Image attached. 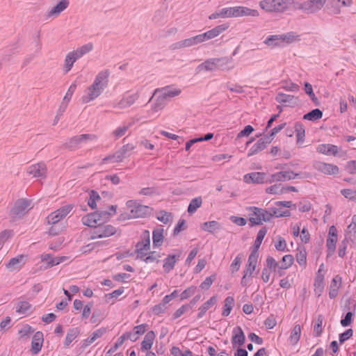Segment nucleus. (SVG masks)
Instances as JSON below:
<instances>
[{"label":"nucleus","mask_w":356,"mask_h":356,"mask_svg":"<svg viewBox=\"0 0 356 356\" xmlns=\"http://www.w3.org/2000/svg\"><path fill=\"white\" fill-rule=\"evenodd\" d=\"M133 124L132 122L129 123L128 124H123L118 127L114 131L113 135L116 138H119L125 135L127 130L129 127Z\"/></svg>","instance_id":"54"},{"label":"nucleus","mask_w":356,"mask_h":356,"mask_svg":"<svg viewBox=\"0 0 356 356\" xmlns=\"http://www.w3.org/2000/svg\"><path fill=\"white\" fill-rule=\"evenodd\" d=\"M93 49V45L92 43L89 42L84 45H82L81 47H78L76 50L74 51L76 53V54L78 56V57L80 58L85 54H88V52L91 51Z\"/></svg>","instance_id":"50"},{"label":"nucleus","mask_w":356,"mask_h":356,"mask_svg":"<svg viewBox=\"0 0 356 356\" xmlns=\"http://www.w3.org/2000/svg\"><path fill=\"white\" fill-rule=\"evenodd\" d=\"M264 42L269 47L280 46L283 43L281 35H269L265 39Z\"/></svg>","instance_id":"42"},{"label":"nucleus","mask_w":356,"mask_h":356,"mask_svg":"<svg viewBox=\"0 0 356 356\" xmlns=\"http://www.w3.org/2000/svg\"><path fill=\"white\" fill-rule=\"evenodd\" d=\"M156 218L164 224H168L172 220V216L170 213L161 211L156 213Z\"/></svg>","instance_id":"53"},{"label":"nucleus","mask_w":356,"mask_h":356,"mask_svg":"<svg viewBox=\"0 0 356 356\" xmlns=\"http://www.w3.org/2000/svg\"><path fill=\"white\" fill-rule=\"evenodd\" d=\"M217 302V297L216 296H212L209 300L205 302L200 308L198 313V318H202L211 307H213Z\"/></svg>","instance_id":"38"},{"label":"nucleus","mask_w":356,"mask_h":356,"mask_svg":"<svg viewBox=\"0 0 356 356\" xmlns=\"http://www.w3.org/2000/svg\"><path fill=\"white\" fill-rule=\"evenodd\" d=\"M316 152L327 156H337L339 148L337 145L332 144H320L316 147Z\"/></svg>","instance_id":"23"},{"label":"nucleus","mask_w":356,"mask_h":356,"mask_svg":"<svg viewBox=\"0 0 356 356\" xmlns=\"http://www.w3.org/2000/svg\"><path fill=\"white\" fill-rule=\"evenodd\" d=\"M220 228V224L216 220L205 222L202 225V229L204 231L211 233L214 232L215 231L219 229Z\"/></svg>","instance_id":"47"},{"label":"nucleus","mask_w":356,"mask_h":356,"mask_svg":"<svg viewBox=\"0 0 356 356\" xmlns=\"http://www.w3.org/2000/svg\"><path fill=\"white\" fill-rule=\"evenodd\" d=\"M283 42L291 43L300 40V36L295 32H289L281 35Z\"/></svg>","instance_id":"55"},{"label":"nucleus","mask_w":356,"mask_h":356,"mask_svg":"<svg viewBox=\"0 0 356 356\" xmlns=\"http://www.w3.org/2000/svg\"><path fill=\"white\" fill-rule=\"evenodd\" d=\"M234 306V298L232 296H228L224 301V306L222 310V316H227L230 314L231 311Z\"/></svg>","instance_id":"44"},{"label":"nucleus","mask_w":356,"mask_h":356,"mask_svg":"<svg viewBox=\"0 0 356 356\" xmlns=\"http://www.w3.org/2000/svg\"><path fill=\"white\" fill-rule=\"evenodd\" d=\"M293 263V257L291 254L284 255L282 257V261L280 266H279L280 269H287L289 268Z\"/></svg>","instance_id":"58"},{"label":"nucleus","mask_w":356,"mask_h":356,"mask_svg":"<svg viewBox=\"0 0 356 356\" xmlns=\"http://www.w3.org/2000/svg\"><path fill=\"white\" fill-rule=\"evenodd\" d=\"M341 193L347 199H349V200L356 199V191L347 188V189L341 190Z\"/></svg>","instance_id":"64"},{"label":"nucleus","mask_w":356,"mask_h":356,"mask_svg":"<svg viewBox=\"0 0 356 356\" xmlns=\"http://www.w3.org/2000/svg\"><path fill=\"white\" fill-rule=\"evenodd\" d=\"M266 232L267 231L266 228H262L258 232L256 240L254 241V246L256 248H259L261 245V242L266 234Z\"/></svg>","instance_id":"62"},{"label":"nucleus","mask_w":356,"mask_h":356,"mask_svg":"<svg viewBox=\"0 0 356 356\" xmlns=\"http://www.w3.org/2000/svg\"><path fill=\"white\" fill-rule=\"evenodd\" d=\"M228 28H229L228 24H222L215 26L212 29H211L204 33L200 34L202 42H205L209 40H211V39H213V38L218 36L222 32L226 31Z\"/></svg>","instance_id":"14"},{"label":"nucleus","mask_w":356,"mask_h":356,"mask_svg":"<svg viewBox=\"0 0 356 356\" xmlns=\"http://www.w3.org/2000/svg\"><path fill=\"white\" fill-rule=\"evenodd\" d=\"M296 261L300 266H305L307 261V252L304 248H298Z\"/></svg>","instance_id":"56"},{"label":"nucleus","mask_w":356,"mask_h":356,"mask_svg":"<svg viewBox=\"0 0 356 356\" xmlns=\"http://www.w3.org/2000/svg\"><path fill=\"white\" fill-rule=\"evenodd\" d=\"M323 317L319 316L316 320L314 327V333L316 337H319L322 333Z\"/></svg>","instance_id":"60"},{"label":"nucleus","mask_w":356,"mask_h":356,"mask_svg":"<svg viewBox=\"0 0 356 356\" xmlns=\"http://www.w3.org/2000/svg\"><path fill=\"white\" fill-rule=\"evenodd\" d=\"M323 116V113L321 110L316 108L305 114L303 117L305 120L314 121L321 119Z\"/></svg>","instance_id":"52"},{"label":"nucleus","mask_w":356,"mask_h":356,"mask_svg":"<svg viewBox=\"0 0 356 356\" xmlns=\"http://www.w3.org/2000/svg\"><path fill=\"white\" fill-rule=\"evenodd\" d=\"M191 309V307L189 305H182L180 308H179L173 314V318L175 319L179 318L185 312Z\"/></svg>","instance_id":"63"},{"label":"nucleus","mask_w":356,"mask_h":356,"mask_svg":"<svg viewBox=\"0 0 356 356\" xmlns=\"http://www.w3.org/2000/svg\"><path fill=\"white\" fill-rule=\"evenodd\" d=\"M341 277L339 275H336L332 280L329 287V297L331 299L337 296L339 289L341 286Z\"/></svg>","instance_id":"27"},{"label":"nucleus","mask_w":356,"mask_h":356,"mask_svg":"<svg viewBox=\"0 0 356 356\" xmlns=\"http://www.w3.org/2000/svg\"><path fill=\"white\" fill-rule=\"evenodd\" d=\"M202 43L200 35L181 40L174 44V48L181 49L189 47Z\"/></svg>","instance_id":"26"},{"label":"nucleus","mask_w":356,"mask_h":356,"mask_svg":"<svg viewBox=\"0 0 356 356\" xmlns=\"http://www.w3.org/2000/svg\"><path fill=\"white\" fill-rule=\"evenodd\" d=\"M139 95L138 92H126L120 100L115 105V107L119 109H124L130 107L138 99Z\"/></svg>","instance_id":"12"},{"label":"nucleus","mask_w":356,"mask_h":356,"mask_svg":"<svg viewBox=\"0 0 356 356\" xmlns=\"http://www.w3.org/2000/svg\"><path fill=\"white\" fill-rule=\"evenodd\" d=\"M70 259V257L67 256H60L54 257V259H51L50 261H48V267H52L58 265L61 263L68 261Z\"/></svg>","instance_id":"59"},{"label":"nucleus","mask_w":356,"mask_h":356,"mask_svg":"<svg viewBox=\"0 0 356 356\" xmlns=\"http://www.w3.org/2000/svg\"><path fill=\"white\" fill-rule=\"evenodd\" d=\"M152 98H154V102L152 104V113H157L162 110L165 104V99L159 97V95H155V92Z\"/></svg>","instance_id":"40"},{"label":"nucleus","mask_w":356,"mask_h":356,"mask_svg":"<svg viewBox=\"0 0 356 356\" xmlns=\"http://www.w3.org/2000/svg\"><path fill=\"white\" fill-rule=\"evenodd\" d=\"M227 62V59L225 58H210L207 60L205 62L199 65L196 69L197 72L202 71H214L221 67L222 65Z\"/></svg>","instance_id":"10"},{"label":"nucleus","mask_w":356,"mask_h":356,"mask_svg":"<svg viewBox=\"0 0 356 356\" xmlns=\"http://www.w3.org/2000/svg\"><path fill=\"white\" fill-rule=\"evenodd\" d=\"M326 1L327 0H307L302 3L297 1V8L306 14H314L323 8Z\"/></svg>","instance_id":"6"},{"label":"nucleus","mask_w":356,"mask_h":356,"mask_svg":"<svg viewBox=\"0 0 356 356\" xmlns=\"http://www.w3.org/2000/svg\"><path fill=\"white\" fill-rule=\"evenodd\" d=\"M109 75L108 70L99 72L92 83L84 90L81 102L84 104L89 103L100 96L108 86Z\"/></svg>","instance_id":"1"},{"label":"nucleus","mask_w":356,"mask_h":356,"mask_svg":"<svg viewBox=\"0 0 356 356\" xmlns=\"http://www.w3.org/2000/svg\"><path fill=\"white\" fill-rule=\"evenodd\" d=\"M26 257L23 254L18 255L11 259L6 266L10 271L19 270L26 264Z\"/></svg>","instance_id":"18"},{"label":"nucleus","mask_w":356,"mask_h":356,"mask_svg":"<svg viewBox=\"0 0 356 356\" xmlns=\"http://www.w3.org/2000/svg\"><path fill=\"white\" fill-rule=\"evenodd\" d=\"M181 93V90L173 87H165L162 89L155 90V95H159L160 97L165 99L168 97H174L178 96Z\"/></svg>","instance_id":"21"},{"label":"nucleus","mask_w":356,"mask_h":356,"mask_svg":"<svg viewBox=\"0 0 356 356\" xmlns=\"http://www.w3.org/2000/svg\"><path fill=\"white\" fill-rule=\"evenodd\" d=\"M314 292L318 297L321 296L325 288L324 277L316 276L314 280Z\"/></svg>","instance_id":"41"},{"label":"nucleus","mask_w":356,"mask_h":356,"mask_svg":"<svg viewBox=\"0 0 356 356\" xmlns=\"http://www.w3.org/2000/svg\"><path fill=\"white\" fill-rule=\"evenodd\" d=\"M180 254L175 255H169L163 260V268L165 273H169L175 266L176 262L179 259Z\"/></svg>","instance_id":"33"},{"label":"nucleus","mask_w":356,"mask_h":356,"mask_svg":"<svg viewBox=\"0 0 356 356\" xmlns=\"http://www.w3.org/2000/svg\"><path fill=\"white\" fill-rule=\"evenodd\" d=\"M150 249V237L149 231L144 232V239L136 245L137 257L141 258L144 252H147Z\"/></svg>","instance_id":"17"},{"label":"nucleus","mask_w":356,"mask_h":356,"mask_svg":"<svg viewBox=\"0 0 356 356\" xmlns=\"http://www.w3.org/2000/svg\"><path fill=\"white\" fill-rule=\"evenodd\" d=\"M314 168L318 171L328 175H337L339 172V168L334 164L316 161Z\"/></svg>","instance_id":"15"},{"label":"nucleus","mask_w":356,"mask_h":356,"mask_svg":"<svg viewBox=\"0 0 356 356\" xmlns=\"http://www.w3.org/2000/svg\"><path fill=\"white\" fill-rule=\"evenodd\" d=\"M163 232L164 230L161 227L156 228L153 231L152 240L154 248L160 247L162 245L164 239Z\"/></svg>","instance_id":"34"},{"label":"nucleus","mask_w":356,"mask_h":356,"mask_svg":"<svg viewBox=\"0 0 356 356\" xmlns=\"http://www.w3.org/2000/svg\"><path fill=\"white\" fill-rule=\"evenodd\" d=\"M249 213V220L252 225H261L263 222L270 221L273 214L265 209L256 207L247 208Z\"/></svg>","instance_id":"5"},{"label":"nucleus","mask_w":356,"mask_h":356,"mask_svg":"<svg viewBox=\"0 0 356 356\" xmlns=\"http://www.w3.org/2000/svg\"><path fill=\"white\" fill-rule=\"evenodd\" d=\"M32 207L31 202L25 199L17 200L10 210V216L13 218L21 217Z\"/></svg>","instance_id":"8"},{"label":"nucleus","mask_w":356,"mask_h":356,"mask_svg":"<svg viewBox=\"0 0 356 356\" xmlns=\"http://www.w3.org/2000/svg\"><path fill=\"white\" fill-rule=\"evenodd\" d=\"M282 88L286 90L291 92H296L299 90L298 85L291 81H283L282 83Z\"/></svg>","instance_id":"61"},{"label":"nucleus","mask_w":356,"mask_h":356,"mask_svg":"<svg viewBox=\"0 0 356 356\" xmlns=\"http://www.w3.org/2000/svg\"><path fill=\"white\" fill-rule=\"evenodd\" d=\"M116 233V228L111 225H97L90 233V238H101L109 237Z\"/></svg>","instance_id":"9"},{"label":"nucleus","mask_w":356,"mask_h":356,"mask_svg":"<svg viewBox=\"0 0 356 356\" xmlns=\"http://www.w3.org/2000/svg\"><path fill=\"white\" fill-rule=\"evenodd\" d=\"M27 172L34 177L43 178L46 174V165L43 163L34 164L28 168Z\"/></svg>","instance_id":"22"},{"label":"nucleus","mask_w":356,"mask_h":356,"mask_svg":"<svg viewBox=\"0 0 356 356\" xmlns=\"http://www.w3.org/2000/svg\"><path fill=\"white\" fill-rule=\"evenodd\" d=\"M301 336V326L296 324L293 326L290 332L288 341L291 346H296L300 339Z\"/></svg>","instance_id":"30"},{"label":"nucleus","mask_w":356,"mask_h":356,"mask_svg":"<svg viewBox=\"0 0 356 356\" xmlns=\"http://www.w3.org/2000/svg\"><path fill=\"white\" fill-rule=\"evenodd\" d=\"M202 204V199L201 197H197L193 199L188 207V212L189 213H193L196 210L201 207Z\"/></svg>","instance_id":"51"},{"label":"nucleus","mask_w":356,"mask_h":356,"mask_svg":"<svg viewBox=\"0 0 356 356\" xmlns=\"http://www.w3.org/2000/svg\"><path fill=\"white\" fill-rule=\"evenodd\" d=\"M43 341L42 332H37L35 333L31 341V352L33 355H37L41 350Z\"/></svg>","instance_id":"25"},{"label":"nucleus","mask_w":356,"mask_h":356,"mask_svg":"<svg viewBox=\"0 0 356 356\" xmlns=\"http://www.w3.org/2000/svg\"><path fill=\"white\" fill-rule=\"evenodd\" d=\"M275 99L279 103L291 104L294 103L295 98L293 95L280 92L276 95Z\"/></svg>","instance_id":"49"},{"label":"nucleus","mask_w":356,"mask_h":356,"mask_svg":"<svg viewBox=\"0 0 356 356\" xmlns=\"http://www.w3.org/2000/svg\"><path fill=\"white\" fill-rule=\"evenodd\" d=\"M274 245H275V249L277 251H280V252L289 251V249L287 248V244H286V240L280 236H276Z\"/></svg>","instance_id":"48"},{"label":"nucleus","mask_w":356,"mask_h":356,"mask_svg":"<svg viewBox=\"0 0 356 356\" xmlns=\"http://www.w3.org/2000/svg\"><path fill=\"white\" fill-rule=\"evenodd\" d=\"M261 9L267 13H284L289 10H298L295 0H261L259 3Z\"/></svg>","instance_id":"3"},{"label":"nucleus","mask_w":356,"mask_h":356,"mask_svg":"<svg viewBox=\"0 0 356 356\" xmlns=\"http://www.w3.org/2000/svg\"><path fill=\"white\" fill-rule=\"evenodd\" d=\"M245 334L242 329L238 326L235 327L233 329L232 337L233 347L235 348L236 346H242L245 342Z\"/></svg>","instance_id":"24"},{"label":"nucleus","mask_w":356,"mask_h":356,"mask_svg":"<svg viewBox=\"0 0 356 356\" xmlns=\"http://www.w3.org/2000/svg\"><path fill=\"white\" fill-rule=\"evenodd\" d=\"M295 131L296 133V143L299 145H302L305 141V127L300 122H296L295 124Z\"/></svg>","instance_id":"37"},{"label":"nucleus","mask_w":356,"mask_h":356,"mask_svg":"<svg viewBox=\"0 0 356 356\" xmlns=\"http://www.w3.org/2000/svg\"><path fill=\"white\" fill-rule=\"evenodd\" d=\"M266 192L272 195H280L286 193V191H284V186L281 184H276L266 188Z\"/></svg>","instance_id":"46"},{"label":"nucleus","mask_w":356,"mask_h":356,"mask_svg":"<svg viewBox=\"0 0 356 356\" xmlns=\"http://www.w3.org/2000/svg\"><path fill=\"white\" fill-rule=\"evenodd\" d=\"M353 3V0H331V4L335 13H340L341 8L350 7Z\"/></svg>","instance_id":"35"},{"label":"nucleus","mask_w":356,"mask_h":356,"mask_svg":"<svg viewBox=\"0 0 356 356\" xmlns=\"http://www.w3.org/2000/svg\"><path fill=\"white\" fill-rule=\"evenodd\" d=\"M95 138V136L92 134H82L70 138L66 143V146L70 149L76 148L86 143L87 141L94 140Z\"/></svg>","instance_id":"13"},{"label":"nucleus","mask_w":356,"mask_h":356,"mask_svg":"<svg viewBox=\"0 0 356 356\" xmlns=\"http://www.w3.org/2000/svg\"><path fill=\"white\" fill-rule=\"evenodd\" d=\"M15 311L19 315H29L33 311L31 305L27 301H19L15 307Z\"/></svg>","instance_id":"29"},{"label":"nucleus","mask_w":356,"mask_h":356,"mask_svg":"<svg viewBox=\"0 0 356 356\" xmlns=\"http://www.w3.org/2000/svg\"><path fill=\"white\" fill-rule=\"evenodd\" d=\"M79 333L80 330L78 327L70 329L66 334L64 341L65 346L69 347L70 343L79 336Z\"/></svg>","instance_id":"39"},{"label":"nucleus","mask_w":356,"mask_h":356,"mask_svg":"<svg viewBox=\"0 0 356 356\" xmlns=\"http://www.w3.org/2000/svg\"><path fill=\"white\" fill-rule=\"evenodd\" d=\"M338 240V237H329L326 240V247H327V256H332L336 250V245Z\"/></svg>","instance_id":"45"},{"label":"nucleus","mask_w":356,"mask_h":356,"mask_svg":"<svg viewBox=\"0 0 356 356\" xmlns=\"http://www.w3.org/2000/svg\"><path fill=\"white\" fill-rule=\"evenodd\" d=\"M90 197L88 201V205L92 209H95L97 207V202L100 200V197L99 194L92 191L89 193Z\"/></svg>","instance_id":"57"},{"label":"nucleus","mask_w":356,"mask_h":356,"mask_svg":"<svg viewBox=\"0 0 356 356\" xmlns=\"http://www.w3.org/2000/svg\"><path fill=\"white\" fill-rule=\"evenodd\" d=\"M126 156V153L122 149H120L118 152H116L114 154L110 155L108 156L105 157L103 159L104 163H115L120 162L123 160V159Z\"/></svg>","instance_id":"36"},{"label":"nucleus","mask_w":356,"mask_h":356,"mask_svg":"<svg viewBox=\"0 0 356 356\" xmlns=\"http://www.w3.org/2000/svg\"><path fill=\"white\" fill-rule=\"evenodd\" d=\"M79 58L76 54V53L72 51L69 52L65 58V63H64V71L65 72H68L72 67L74 63L78 60Z\"/></svg>","instance_id":"32"},{"label":"nucleus","mask_w":356,"mask_h":356,"mask_svg":"<svg viewBox=\"0 0 356 356\" xmlns=\"http://www.w3.org/2000/svg\"><path fill=\"white\" fill-rule=\"evenodd\" d=\"M243 181L247 184H264L268 183V177L266 173L256 172L246 174L243 176Z\"/></svg>","instance_id":"16"},{"label":"nucleus","mask_w":356,"mask_h":356,"mask_svg":"<svg viewBox=\"0 0 356 356\" xmlns=\"http://www.w3.org/2000/svg\"><path fill=\"white\" fill-rule=\"evenodd\" d=\"M68 0H61L47 11V17L48 19H53L58 17L68 7Z\"/></svg>","instance_id":"19"},{"label":"nucleus","mask_w":356,"mask_h":356,"mask_svg":"<svg viewBox=\"0 0 356 356\" xmlns=\"http://www.w3.org/2000/svg\"><path fill=\"white\" fill-rule=\"evenodd\" d=\"M269 143H270V137H266L265 136L253 145V146L250 149L248 156H251L262 151Z\"/></svg>","instance_id":"20"},{"label":"nucleus","mask_w":356,"mask_h":356,"mask_svg":"<svg viewBox=\"0 0 356 356\" xmlns=\"http://www.w3.org/2000/svg\"><path fill=\"white\" fill-rule=\"evenodd\" d=\"M72 209V206L71 204H67L51 213L47 218L48 224H56L63 218H64L71 211Z\"/></svg>","instance_id":"11"},{"label":"nucleus","mask_w":356,"mask_h":356,"mask_svg":"<svg viewBox=\"0 0 356 356\" xmlns=\"http://www.w3.org/2000/svg\"><path fill=\"white\" fill-rule=\"evenodd\" d=\"M127 209L129 211L128 218H142L145 216L149 211V207L142 205L135 200H129L126 203Z\"/></svg>","instance_id":"7"},{"label":"nucleus","mask_w":356,"mask_h":356,"mask_svg":"<svg viewBox=\"0 0 356 356\" xmlns=\"http://www.w3.org/2000/svg\"><path fill=\"white\" fill-rule=\"evenodd\" d=\"M161 257L160 253L153 251L150 252H144V255L140 259L145 263L149 264L153 262H158Z\"/></svg>","instance_id":"43"},{"label":"nucleus","mask_w":356,"mask_h":356,"mask_svg":"<svg viewBox=\"0 0 356 356\" xmlns=\"http://www.w3.org/2000/svg\"><path fill=\"white\" fill-rule=\"evenodd\" d=\"M259 13L257 10L252 9L245 6L225 7L218 9L209 16V19L218 18H232L241 17H258Z\"/></svg>","instance_id":"2"},{"label":"nucleus","mask_w":356,"mask_h":356,"mask_svg":"<svg viewBox=\"0 0 356 356\" xmlns=\"http://www.w3.org/2000/svg\"><path fill=\"white\" fill-rule=\"evenodd\" d=\"M117 207L112 205L110 207V212L102 211L101 213H91L82 218L83 225L91 227H96L104 221L108 220L116 213Z\"/></svg>","instance_id":"4"},{"label":"nucleus","mask_w":356,"mask_h":356,"mask_svg":"<svg viewBox=\"0 0 356 356\" xmlns=\"http://www.w3.org/2000/svg\"><path fill=\"white\" fill-rule=\"evenodd\" d=\"M154 339H155L154 332L153 331L148 332L145 334V336L141 343V350L143 351H147V350H150L152 347Z\"/></svg>","instance_id":"31"},{"label":"nucleus","mask_w":356,"mask_h":356,"mask_svg":"<svg viewBox=\"0 0 356 356\" xmlns=\"http://www.w3.org/2000/svg\"><path fill=\"white\" fill-rule=\"evenodd\" d=\"M258 253L257 251H253L249 256L248 264L244 273L251 277L253 272L254 271L257 263Z\"/></svg>","instance_id":"28"}]
</instances>
